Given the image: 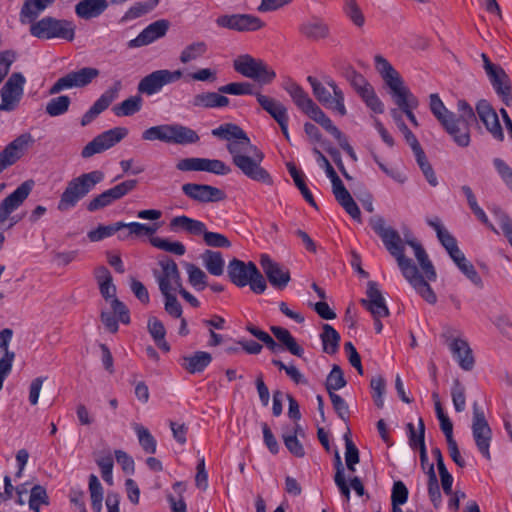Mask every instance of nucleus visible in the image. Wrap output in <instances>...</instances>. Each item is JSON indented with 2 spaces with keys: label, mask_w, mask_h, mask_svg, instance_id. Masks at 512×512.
<instances>
[{
  "label": "nucleus",
  "mask_w": 512,
  "mask_h": 512,
  "mask_svg": "<svg viewBox=\"0 0 512 512\" xmlns=\"http://www.w3.org/2000/svg\"><path fill=\"white\" fill-rule=\"evenodd\" d=\"M369 223L373 231L381 238L387 251L396 259L404 278L426 302L432 305L435 304L437 302L435 292L419 273L413 261L404 254L405 244L412 247L427 280L435 281L437 277L436 271L422 245L414 239L403 241L398 231L385 226V220L381 216L372 217Z\"/></svg>",
  "instance_id": "1"
},
{
  "label": "nucleus",
  "mask_w": 512,
  "mask_h": 512,
  "mask_svg": "<svg viewBox=\"0 0 512 512\" xmlns=\"http://www.w3.org/2000/svg\"><path fill=\"white\" fill-rule=\"evenodd\" d=\"M211 134L227 141L226 149L231 155L233 165L248 179L272 186L271 174L262 167L265 155L252 144L247 133L237 124L224 123L212 129Z\"/></svg>",
  "instance_id": "2"
},
{
  "label": "nucleus",
  "mask_w": 512,
  "mask_h": 512,
  "mask_svg": "<svg viewBox=\"0 0 512 512\" xmlns=\"http://www.w3.org/2000/svg\"><path fill=\"white\" fill-rule=\"evenodd\" d=\"M104 177L101 170H93L71 179L60 196L57 209L66 212L76 207L79 201L104 180Z\"/></svg>",
  "instance_id": "3"
},
{
  "label": "nucleus",
  "mask_w": 512,
  "mask_h": 512,
  "mask_svg": "<svg viewBox=\"0 0 512 512\" xmlns=\"http://www.w3.org/2000/svg\"><path fill=\"white\" fill-rule=\"evenodd\" d=\"M30 34L41 40L63 39L71 42L75 38V24L67 19L44 16L28 22Z\"/></svg>",
  "instance_id": "4"
},
{
  "label": "nucleus",
  "mask_w": 512,
  "mask_h": 512,
  "mask_svg": "<svg viewBox=\"0 0 512 512\" xmlns=\"http://www.w3.org/2000/svg\"><path fill=\"white\" fill-rule=\"evenodd\" d=\"M227 275L237 287L250 286L255 294H262L267 288L266 280L254 262L233 258L227 266Z\"/></svg>",
  "instance_id": "5"
},
{
  "label": "nucleus",
  "mask_w": 512,
  "mask_h": 512,
  "mask_svg": "<svg viewBox=\"0 0 512 512\" xmlns=\"http://www.w3.org/2000/svg\"><path fill=\"white\" fill-rule=\"evenodd\" d=\"M145 141L159 140L169 144L189 145L200 140L197 132L182 124H162L152 126L142 133Z\"/></svg>",
  "instance_id": "6"
},
{
  "label": "nucleus",
  "mask_w": 512,
  "mask_h": 512,
  "mask_svg": "<svg viewBox=\"0 0 512 512\" xmlns=\"http://www.w3.org/2000/svg\"><path fill=\"white\" fill-rule=\"evenodd\" d=\"M457 112L451 117L450 137L459 147H468L471 142V126L477 122L476 110L464 99L457 101Z\"/></svg>",
  "instance_id": "7"
},
{
  "label": "nucleus",
  "mask_w": 512,
  "mask_h": 512,
  "mask_svg": "<svg viewBox=\"0 0 512 512\" xmlns=\"http://www.w3.org/2000/svg\"><path fill=\"white\" fill-rule=\"evenodd\" d=\"M234 70L242 76L261 85H269L276 78V72L264 60L242 54L233 61Z\"/></svg>",
  "instance_id": "8"
},
{
  "label": "nucleus",
  "mask_w": 512,
  "mask_h": 512,
  "mask_svg": "<svg viewBox=\"0 0 512 512\" xmlns=\"http://www.w3.org/2000/svg\"><path fill=\"white\" fill-rule=\"evenodd\" d=\"M182 76L181 70H155L139 81L137 91L139 94L152 96L161 92L164 86L177 82Z\"/></svg>",
  "instance_id": "9"
},
{
  "label": "nucleus",
  "mask_w": 512,
  "mask_h": 512,
  "mask_svg": "<svg viewBox=\"0 0 512 512\" xmlns=\"http://www.w3.org/2000/svg\"><path fill=\"white\" fill-rule=\"evenodd\" d=\"M471 429L478 451L484 458L489 460L491 458L490 443L492 439V430L485 418L484 412L476 402L473 404Z\"/></svg>",
  "instance_id": "10"
},
{
  "label": "nucleus",
  "mask_w": 512,
  "mask_h": 512,
  "mask_svg": "<svg viewBox=\"0 0 512 512\" xmlns=\"http://www.w3.org/2000/svg\"><path fill=\"white\" fill-rule=\"evenodd\" d=\"M129 131L125 127H114L97 135L81 151L83 158H90L95 154L102 153L122 141Z\"/></svg>",
  "instance_id": "11"
},
{
  "label": "nucleus",
  "mask_w": 512,
  "mask_h": 512,
  "mask_svg": "<svg viewBox=\"0 0 512 512\" xmlns=\"http://www.w3.org/2000/svg\"><path fill=\"white\" fill-rule=\"evenodd\" d=\"M136 179L125 180L95 196L86 204L89 212H96L123 198L137 186Z\"/></svg>",
  "instance_id": "12"
},
{
  "label": "nucleus",
  "mask_w": 512,
  "mask_h": 512,
  "mask_svg": "<svg viewBox=\"0 0 512 512\" xmlns=\"http://www.w3.org/2000/svg\"><path fill=\"white\" fill-rule=\"evenodd\" d=\"M176 169L181 172H209L219 176L228 175L231 172L230 166L222 160L200 157L180 159L176 163Z\"/></svg>",
  "instance_id": "13"
},
{
  "label": "nucleus",
  "mask_w": 512,
  "mask_h": 512,
  "mask_svg": "<svg viewBox=\"0 0 512 512\" xmlns=\"http://www.w3.org/2000/svg\"><path fill=\"white\" fill-rule=\"evenodd\" d=\"M99 76V70L93 67H84L60 77L49 89V95H56L63 90L81 88L90 84Z\"/></svg>",
  "instance_id": "14"
},
{
  "label": "nucleus",
  "mask_w": 512,
  "mask_h": 512,
  "mask_svg": "<svg viewBox=\"0 0 512 512\" xmlns=\"http://www.w3.org/2000/svg\"><path fill=\"white\" fill-rule=\"evenodd\" d=\"M26 79L20 72H14L10 75L6 83L1 88L0 110L12 111L20 102Z\"/></svg>",
  "instance_id": "15"
},
{
  "label": "nucleus",
  "mask_w": 512,
  "mask_h": 512,
  "mask_svg": "<svg viewBox=\"0 0 512 512\" xmlns=\"http://www.w3.org/2000/svg\"><path fill=\"white\" fill-rule=\"evenodd\" d=\"M217 26L237 32H252L264 27V22L252 14L221 15L216 19Z\"/></svg>",
  "instance_id": "16"
},
{
  "label": "nucleus",
  "mask_w": 512,
  "mask_h": 512,
  "mask_svg": "<svg viewBox=\"0 0 512 512\" xmlns=\"http://www.w3.org/2000/svg\"><path fill=\"white\" fill-rule=\"evenodd\" d=\"M442 336L445 338V342L460 368L464 371H471L474 368L475 360L468 342L462 338L452 337L450 328Z\"/></svg>",
  "instance_id": "17"
},
{
  "label": "nucleus",
  "mask_w": 512,
  "mask_h": 512,
  "mask_svg": "<svg viewBox=\"0 0 512 512\" xmlns=\"http://www.w3.org/2000/svg\"><path fill=\"white\" fill-rule=\"evenodd\" d=\"M161 273L156 277L161 294L178 291L182 285L180 271L176 262L168 257L159 261Z\"/></svg>",
  "instance_id": "18"
},
{
  "label": "nucleus",
  "mask_w": 512,
  "mask_h": 512,
  "mask_svg": "<svg viewBox=\"0 0 512 512\" xmlns=\"http://www.w3.org/2000/svg\"><path fill=\"white\" fill-rule=\"evenodd\" d=\"M181 189L185 196L199 203L220 202L226 199L223 190L208 184L185 183Z\"/></svg>",
  "instance_id": "19"
},
{
  "label": "nucleus",
  "mask_w": 512,
  "mask_h": 512,
  "mask_svg": "<svg viewBox=\"0 0 512 512\" xmlns=\"http://www.w3.org/2000/svg\"><path fill=\"white\" fill-rule=\"evenodd\" d=\"M33 142L34 139L30 133H23L10 142L0 152V173L15 164L23 156L28 145Z\"/></svg>",
  "instance_id": "20"
},
{
  "label": "nucleus",
  "mask_w": 512,
  "mask_h": 512,
  "mask_svg": "<svg viewBox=\"0 0 512 512\" xmlns=\"http://www.w3.org/2000/svg\"><path fill=\"white\" fill-rule=\"evenodd\" d=\"M121 89V81L116 80L112 86H110L101 94V96L94 102L89 110L84 113L81 118V125L87 126L103 111H105L111 105V103L118 98Z\"/></svg>",
  "instance_id": "21"
},
{
  "label": "nucleus",
  "mask_w": 512,
  "mask_h": 512,
  "mask_svg": "<svg viewBox=\"0 0 512 512\" xmlns=\"http://www.w3.org/2000/svg\"><path fill=\"white\" fill-rule=\"evenodd\" d=\"M33 181H25L20 184L11 194L4 198L0 204V224L4 223L17 210L29 196Z\"/></svg>",
  "instance_id": "22"
},
{
  "label": "nucleus",
  "mask_w": 512,
  "mask_h": 512,
  "mask_svg": "<svg viewBox=\"0 0 512 512\" xmlns=\"http://www.w3.org/2000/svg\"><path fill=\"white\" fill-rule=\"evenodd\" d=\"M476 113L480 121L491 135L498 141L504 140V133L495 109L486 99H481L476 103Z\"/></svg>",
  "instance_id": "23"
},
{
  "label": "nucleus",
  "mask_w": 512,
  "mask_h": 512,
  "mask_svg": "<svg viewBox=\"0 0 512 512\" xmlns=\"http://www.w3.org/2000/svg\"><path fill=\"white\" fill-rule=\"evenodd\" d=\"M260 265L269 281V283L277 290H283L290 281V272L282 267L279 263L273 261L269 255L262 254L260 257Z\"/></svg>",
  "instance_id": "24"
},
{
  "label": "nucleus",
  "mask_w": 512,
  "mask_h": 512,
  "mask_svg": "<svg viewBox=\"0 0 512 512\" xmlns=\"http://www.w3.org/2000/svg\"><path fill=\"white\" fill-rule=\"evenodd\" d=\"M375 67L383 78L385 84L390 89V94L392 97L408 89V87L405 86L400 74L388 62V60L381 55L375 56Z\"/></svg>",
  "instance_id": "25"
},
{
  "label": "nucleus",
  "mask_w": 512,
  "mask_h": 512,
  "mask_svg": "<svg viewBox=\"0 0 512 512\" xmlns=\"http://www.w3.org/2000/svg\"><path fill=\"white\" fill-rule=\"evenodd\" d=\"M169 29V22L165 19L157 20L144 28L136 38L129 41L130 48H137L149 45L166 35Z\"/></svg>",
  "instance_id": "26"
},
{
  "label": "nucleus",
  "mask_w": 512,
  "mask_h": 512,
  "mask_svg": "<svg viewBox=\"0 0 512 512\" xmlns=\"http://www.w3.org/2000/svg\"><path fill=\"white\" fill-rule=\"evenodd\" d=\"M282 88L289 94L293 103L307 116L318 106L308 93L293 79L287 78L282 83Z\"/></svg>",
  "instance_id": "27"
},
{
  "label": "nucleus",
  "mask_w": 512,
  "mask_h": 512,
  "mask_svg": "<svg viewBox=\"0 0 512 512\" xmlns=\"http://www.w3.org/2000/svg\"><path fill=\"white\" fill-rule=\"evenodd\" d=\"M495 93L506 106L512 105V84L508 74L500 67L487 75Z\"/></svg>",
  "instance_id": "28"
},
{
  "label": "nucleus",
  "mask_w": 512,
  "mask_h": 512,
  "mask_svg": "<svg viewBox=\"0 0 512 512\" xmlns=\"http://www.w3.org/2000/svg\"><path fill=\"white\" fill-rule=\"evenodd\" d=\"M332 190L333 194L338 201V203L343 207V209L354 219L357 221H361V212L357 205V203L352 198L349 191L344 186L341 179L338 177L337 179H332Z\"/></svg>",
  "instance_id": "29"
},
{
  "label": "nucleus",
  "mask_w": 512,
  "mask_h": 512,
  "mask_svg": "<svg viewBox=\"0 0 512 512\" xmlns=\"http://www.w3.org/2000/svg\"><path fill=\"white\" fill-rule=\"evenodd\" d=\"M307 81L311 85L312 91L316 99L327 109L337 112L340 116H345L347 114L346 107L344 106V110L339 108L336 102V96L331 94L328 88L316 79L313 76H308Z\"/></svg>",
  "instance_id": "30"
},
{
  "label": "nucleus",
  "mask_w": 512,
  "mask_h": 512,
  "mask_svg": "<svg viewBox=\"0 0 512 512\" xmlns=\"http://www.w3.org/2000/svg\"><path fill=\"white\" fill-rule=\"evenodd\" d=\"M57 0H24L19 12V21L22 25L38 19L46 9L54 5Z\"/></svg>",
  "instance_id": "31"
},
{
  "label": "nucleus",
  "mask_w": 512,
  "mask_h": 512,
  "mask_svg": "<svg viewBox=\"0 0 512 512\" xmlns=\"http://www.w3.org/2000/svg\"><path fill=\"white\" fill-rule=\"evenodd\" d=\"M299 32L307 39L317 41L329 36L328 24L319 17L312 16L299 26Z\"/></svg>",
  "instance_id": "32"
},
{
  "label": "nucleus",
  "mask_w": 512,
  "mask_h": 512,
  "mask_svg": "<svg viewBox=\"0 0 512 512\" xmlns=\"http://www.w3.org/2000/svg\"><path fill=\"white\" fill-rule=\"evenodd\" d=\"M256 100L278 124L289 121L287 108L280 101L261 93H256Z\"/></svg>",
  "instance_id": "33"
},
{
  "label": "nucleus",
  "mask_w": 512,
  "mask_h": 512,
  "mask_svg": "<svg viewBox=\"0 0 512 512\" xmlns=\"http://www.w3.org/2000/svg\"><path fill=\"white\" fill-rule=\"evenodd\" d=\"M212 362V355L206 351H196L191 355L183 356L180 365L190 374L203 372Z\"/></svg>",
  "instance_id": "34"
},
{
  "label": "nucleus",
  "mask_w": 512,
  "mask_h": 512,
  "mask_svg": "<svg viewBox=\"0 0 512 512\" xmlns=\"http://www.w3.org/2000/svg\"><path fill=\"white\" fill-rule=\"evenodd\" d=\"M108 6L107 0H81L75 6V13L80 19L90 20L102 15Z\"/></svg>",
  "instance_id": "35"
},
{
  "label": "nucleus",
  "mask_w": 512,
  "mask_h": 512,
  "mask_svg": "<svg viewBox=\"0 0 512 512\" xmlns=\"http://www.w3.org/2000/svg\"><path fill=\"white\" fill-rule=\"evenodd\" d=\"M270 330L274 337L279 341L283 350L289 351L292 355L303 357L304 349L297 343L290 331L280 326H271Z\"/></svg>",
  "instance_id": "36"
},
{
  "label": "nucleus",
  "mask_w": 512,
  "mask_h": 512,
  "mask_svg": "<svg viewBox=\"0 0 512 512\" xmlns=\"http://www.w3.org/2000/svg\"><path fill=\"white\" fill-rule=\"evenodd\" d=\"M169 228L173 232L182 230L188 234L199 236L201 232H204V222L190 218L186 215H181L171 219Z\"/></svg>",
  "instance_id": "37"
},
{
  "label": "nucleus",
  "mask_w": 512,
  "mask_h": 512,
  "mask_svg": "<svg viewBox=\"0 0 512 512\" xmlns=\"http://www.w3.org/2000/svg\"><path fill=\"white\" fill-rule=\"evenodd\" d=\"M430 110L435 118L440 122L446 133L449 135V131L452 129L450 121L451 117H454V112L448 110L439 95L433 93L430 95Z\"/></svg>",
  "instance_id": "38"
},
{
  "label": "nucleus",
  "mask_w": 512,
  "mask_h": 512,
  "mask_svg": "<svg viewBox=\"0 0 512 512\" xmlns=\"http://www.w3.org/2000/svg\"><path fill=\"white\" fill-rule=\"evenodd\" d=\"M392 98L395 104L398 106L399 110L405 113L410 122L417 127L419 124L413 113V109L418 106V100L411 93L409 88L393 96Z\"/></svg>",
  "instance_id": "39"
},
{
  "label": "nucleus",
  "mask_w": 512,
  "mask_h": 512,
  "mask_svg": "<svg viewBox=\"0 0 512 512\" xmlns=\"http://www.w3.org/2000/svg\"><path fill=\"white\" fill-rule=\"evenodd\" d=\"M230 100L225 95H222L218 91L216 92H204L200 94H196L193 97L192 105L194 107H202V108H222L228 106Z\"/></svg>",
  "instance_id": "40"
},
{
  "label": "nucleus",
  "mask_w": 512,
  "mask_h": 512,
  "mask_svg": "<svg viewBox=\"0 0 512 512\" xmlns=\"http://www.w3.org/2000/svg\"><path fill=\"white\" fill-rule=\"evenodd\" d=\"M143 105V99L140 95L130 96L120 104L112 108L114 114L118 117H128L138 113Z\"/></svg>",
  "instance_id": "41"
},
{
  "label": "nucleus",
  "mask_w": 512,
  "mask_h": 512,
  "mask_svg": "<svg viewBox=\"0 0 512 512\" xmlns=\"http://www.w3.org/2000/svg\"><path fill=\"white\" fill-rule=\"evenodd\" d=\"M320 335L323 351L327 354H335L339 349L340 334L329 324H323Z\"/></svg>",
  "instance_id": "42"
},
{
  "label": "nucleus",
  "mask_w": 512,
  "mask_h": 512,
  "mask_svg": "<svg viewBox=\"0 0 512 512\" xmlns=\"http://www.w3.org/2000/svg\"><path fill=\"white\" fill-rule=\"evenodd\" d=\"M287 169L290 176L293 178V181L297 188L300 190L303 198L313 207L317 208V204L314 200V197L307 187L304 179V174L297 169V167L293 163H287Z\"/></svg>",
  "instance_id": "43"
},
{
  "label": "nucleus",
  "mask_w": 512,
  "mask_h": 512,
  "mask_svg": "<svg viewBox=\"0 0 512 512\" xmlns=\"http://www.w3.org/2000/svg\"><path fill=\"white\" fill-rule=\"evenodd\" d=\"M202 259L207 271L214 276H220L224 272V259L221 252L206 250L202 254Z\"/></svg>",
  "instance_id": "44"
},
{
  "label": "nucleus",
  "mask_w": 512,
  "mask_h": 512,
  "mask_svg": "<svg viewBox=\"0 0 512 512\" xmlns=\"http://www.w3.org/2000/svg\"><path fill=\"white\" fill-rule=\"evenodd\" d=\"M208 51L204 41H196L187 45L180 53L179 60L183 64L195 61L203 57Z\"/></svg>",
  "instance_id": "45"
},
{
  "label": "nucleus",
  "mask_w": 512,
  "mask_h": 512,
  "mask_svg": "<svg viewBox=\"0 0 512 512\" xmlns=\"http://www.w3.org/2000/svg\"><path fill=\"white\" fill-rule=\"evenodd\" d=\"M313 121L318 123L330 133L336 140L344 135L332 122V120L323 112L319 106H315L314 110L308 115Z\"/></svg>",
  "instance_id": "46"
},
{
  "label": "nucleus",
  "mask_w": 512,
  "mask_h": 512,
  "mask_svg": "<svg viewBox=\"0 0 512 512\" xmlns=\"http://www.w3.org/2000/svg\"><path fill=\"white\" fill-rule=\"evenodd\" d=\"M159 4V0H147L144 2H136L123 15L121 21L127 22L137 19L148 12L152 11Z\"/></svg>",
  "instance_id": "47"
},
{
  "label": "nucleus",
  "mask_w": 512,
  "mask_h": 512,
  "mask_svg": "<svg viewBox=\"0 0 512 512\" xmlns=\"http://www.w3.org/2000/svg\"><path fill=\"white\" fill-rule=\"evenodd\" d=\"M188 274V282L196 291H203L207 286V275L198 266L192 263H185Z\"/></svg>",
  "instance_id": "48"
},
{
  "label": "nucleus",
  "mask_w": 512,
  "mask_h": 512,
  "mask_svg": "<svg viewBox=\"0 0 512 512\" xmlns=\"http://www.w3.org/2000/svg\"><path fill=\"white\" fill-rule=\"evenodd\" d=\"M71 99L67 95L51 98L45 107V112L51 117H58L65 114L70 107Z\"/></svg>",
  "instance_id": "49"
},
{
  "label": "nucleus",
  "mask_w": 512,
  "mask_h": 512,
  "mask_svg": "<svg viewBox=\"0 0 512 512\" xmlns=\"http://www.w3.org/2000/svg\"><path fill=\"white\" fill-rule=\"evenodd\" d=\"M89 492L93 511L102 512L103 487L98 477L94 474L89 476Z\"/></svg>",
  "instance_id": "50"
},
{
  "label": "nucleus",
  "mask_w": 512,
  "mask_h": 512,
  "mask_svg": "<svg viewBox=\"0 0 512 512\" xmlns=\"http://www.w3.org/2000/svg\"><path fill=\"white\" fill-rule=\"evenodd\" d=\"M134 431L137 434L139 444L142 449L149 454L156 452L157 442L154 436L149 432L147 428L140 424L133 425Z\"/></svg>",
  "instance_id": "51"
},
{
  "label": "nucleus",
  "mask_w": 512,
  "mask_h": 512,
  "mask_svg": "<svg viewBox=\"0 0 512 512\" xmlns=\"http://www.w3.org/2000/svg\"><path fill=\"white\" fill-rule=\"evenodd\" d=\"M150 243L155 248L175 254L177 256H182L186 253L185 245L179 241L171 242L168 239L161 237H151Z\"/></svg>",
  "instance_id": "52"
},
{
  "label": "nucleus",
  "mask_w": 512,
  "mask_h": 512,
  "mask_svg": "<svg viewBox=\"0 0 512 512\" xmlns=\"http://www.w3.org/2000/svg\"><path fill=\"white\" fill-rule=\"evenodd\" d=\"M218 91L222 94L229 95H254L256 97V93L254 91V85L249 82H232L226 85L220 86Z\"/></svg>",
  "instance_id": "53"
},
{
  "label": "nucleus",
  "mask_w": 512,
  "mask_h": 512,
  "mask_svg": "<svg viewBox=\"0 0 512 512\" xmlns=\"http://www.w3.org/2000/svg\"><path fill=\"white\" fill-rule=\"evenodd\" d=\"M428 495L433 503V506L435 508H438L441 505L442 497L441 492L438 484V479L434 470V465L429 464L428 465Z\"/></svg>",
  "instance_id": "54"
},
{
  "label": "nucleus",
  "mask_w": 512,
  "mask_h": 512,
  "mask_svg": "<svg viewBox=\"0 0 512 512\" xmlns=\"http://www.w3.org/2000/svg\"><path fill=\"white\" fill-rule=\"evenodd\" d=\"M122 228H124L123 222H116L111 225H99L96 229L89 231L87 236L91 242H98L114 235Z\"/></svg>",
  "instance_id": "55"
},
{
  "label": "nucleus",
  "mask_w": 512,
  "mask_h": 512,
  "mask_svg": "<svg viewBox=\"0 0 512 512\" xmlns=\"http://www.w3.org/2000/svg\"><path fill=\"white\" fill-rule=\"evenodd\" d=\"M346 384L347 382L344 378V374L340 366L333 365L330 373L327 376L325 383L326 390L328 391V393H330V391L334 392L340 390L343 387H345Z\"/></svg>",
  "instance_id": "56"
},
{
  "label": "nucleus",
  "mask_w": 512,
  "mask_h": 512,
  "mask_svg": "<svg viewBox=\"0 0 512 512\" xmlns=\"http://www.w3.org/2000/svg\"><path fill=\"white\" fill-rule=\"evenodd\" d=\"M204 243L213 248H229L231 247L230 240L221 233L211 232L207 230L206 224L204 223V232H201Z\"/></svg>",
  "instance_id": "57"
},
{
  "label": "nucleus",
  "mask_w": 512,
  "mask_h": 512,
  "mask_svg": "<svg viewBox=\"0 0 512 512\" xmlns=\"http://www.w3.org/2000/svg\"><path fill=\"white\" fill-rule=\"evenodd\" d=\"M343 10L345 15L355 26L359 28L364 26L365 17L356 0H345Z\"/></svg>",
  "instance_id": "58"
},
{
  "label": "nucleus",
  "mask_w": 512,
  "mask_h": 512,
  "mask_svg": "<svg viewBox=\"0 0 512 512\" xmlns=\"http://www.w3.org/2000/svg\"><path fill=\"white\" fill-rule=\"evenodd\" d=\"M49 497L46 489L41 485L32 487L29 499V508L35 512H40V505H48Z\"/></svg>",
  "instance_id": "59"
},
{
  "label": "nucleus",
  "mask_w": 512,
  "mask_h": 512,
  "mask_svg": "<svg viewBox=\"0 0 512 512\" xmlns=\"http://www.w3.org/2000/svg\"><path fill=\"white\" fill-rule=\"evenodd\" d=\"M346 78L359 96L363 95L364 91L373 88L362 74L352 68L346 71Z\"/></svg>",
  "instance_id": "60"
},
{
  "label": "nucleus",
  "mask_w": 512,
  "mask_h": 512,
  "mask_svg": "<svg viewBox=\"0 0 512 512\" xmlns=\"http://www.w3.org/2000/svg\"><path fill=\"white\" fill-rule=\"evenodd\" d=\"M451 396L455 410L457 412L464 411L466 407L465 387L458 379L453 381Z\"/></svg>",
  "instance_id": "61"
},
{
  "label": "nucleus",
  "mask_w": 512,
  "mask_h": 512,
  "mask_svg": "<svg viewBox=\"0 0 512 512\" xmlns=\"http://www.w3.org/2000/svg\"><path fill=\"white\" fill-rule=\"evenodd\" d=\"M370 387L372 389V398L375 405L378 408H382L384 406L383 396L386 388L385 379L382 376L373 377L370 382Z\"/></svg>",
  "instance_id": "62"
},
{
  "label": "nucleus",
  "mask_w": 512,
  "mask_h": 512,
  "mask_svg": "<svg viewBox=\"0 0 512 512\" xmlns=\"http://www.w3.org/2000/svg\"><path fill=\"white\" fill-rule=\"evenodd\" d=\"M415 159H416V162H417L418 166L420 167L423 175L425 176L427 182L431 186L436 187L438 185V179H437V176H436L431 164L429 163V161L425 155V152L415 156Z\"/></svg>",
  "instance_id": "63"
},
{
  "label": "nucleus",
  "mask_w": 512,
  "mask_h": 512,
  "mask_svg": "<svg viewBox=\"0 0 512 512\" xmlns=\"http://www.w3.org/2000/svg\"><path fill=\"white\" fill-rule=\"evenodd\" d=\"M493 165L502 181L512 192V168L501 158H494Z\"/></svg>",
  "instance_id": "64"
}]
</instances>
